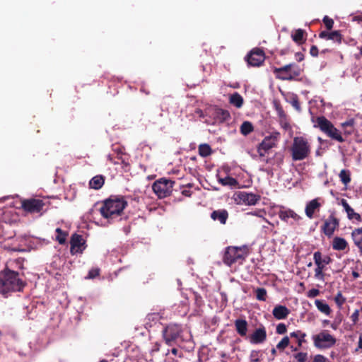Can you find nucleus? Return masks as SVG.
<instances>
[{"label": "nucleus", "instance_id": "052dcab7", "mask_svg": "<svg viewBox=\"0 0 362 362\" xmlns=\"http://www.w3.org/2000/svg\"><path fill=\"white\" fill-rule=\"evenodd\" d=\"M194 297L197 305H201L203 303L202 296L198 293L194 292Z\"/></svg>", "mask_w": 362, "mask_h": 362}, {"label": "nucleus", "instance_id": "680f3d73", "mask_svg": "<svg viewBox=\"0 0 362 362\" xmlns=\"http://www.w3.org/2000/svg\"><path fill=\"white\" fill-rule=\"evenodd\" d=\"M296 59L300 62L304 59V54L302 52H296Z\"/></svg>", "mask_w": 362, "mask_h": 362}, {"label": "nucleus", "instance_id": "4d7b16f0", "mask_svg": "<svg viewBox=\"0 0 362 362\" xmlns=\"http://www.w3.org/2000/svg\"><path fill=\"white\" fill-rule=\"evenodd\" d=\"M313 362H327V358L322 354H317L314 356Z\"/></svg>", "mask_w": 362, "mask_h": 362}, {"label": "nucleus", "instance_id": "f03ea898", "mask_svg": "<svg viewBox=\"0 0 362 362\" xmlns=\"http://www.w3.org/2000/svg\"><path fill=\"white\" fill-rule=\"evenodd\" d=\"M127 206V202L124 197L110 196L103 201L99 211L103 217L111 222L121 215Z\"/></svg>", "mask_w": 362, "mask_h": 362}, {"label": "nucleus", "instance_id": "a211bd4d", "mask_svg": "<svg viewBox=\"0 0 362 362\" xmlns=\"http://www.w3.org/2000/svg\"><path fill=\"white\" fill-rule=\"evenodd\" d=\"M319 37L327 40H332L338 44H341L342 40V35L339 30H334L331 32L325 30L322 31L319 34Z\"/></svg>", "mask_w": 362, "mask_h": 362}, {"label": "nucleus", "instance_id": "39448f33", "mask_svg": "<svg viewBox=\"0 0 362 362\" xmlns=\"http://www.w3.org/2000/svg\"><path fill=\"white\" fill-rule=\"evenodd\" d=\"M311 152L310 145L308 140L303 136H296L291 147L292 160H303L307 158Z\"/></svg>", "mask_w": 362, "mask_h": 362}, {"label": "nucleus", "instance_id": "e433bc0d", "mask_svg": "<svg viewBox=\"0 0 362 362\" xmlns=\"http://www.w3.org/2000/svg\"><path fill=\"white\" fill-rule=\"evenodd\" d=\"M55 231L57 234L56 236V240L58 241L59 244H64L66 240L68 233L62 230L60 228H57Z\"/></svg>", "mask_w": 362, "mask_h": 362}, {"label": "nucleus", "instance_id": "79ce46f5", "mask_svg": "<svg viewBox=\"0 0 362 362\" xmlns=\"http://www.w3.org/2000/svg\"><path fill=\"white\" fill-rule=\"evenodd\" d=\"M334 302L337 304L339 308H341V306L346 302V298H344L341 291H339L336 296L334 297Z\"/></svg>", "mask_w": 362, "mask_h": 362}, {"label": "nucleus", "instance_id": "aec40b11", "mask_svg": "<svg viewBox=\"0 0 362 362\" xmlns=\"http://www.w3.org/2000/svg\"><path fill=\"white\" fill-rule=\"evenodd\" d=\"M321 204L319 202V198L314 199L307 203L305 209L306 216L309 218H313L315 211H319Z\"/></svg>", "mask_w": 362, "mask_h": 362}, {"label": "nucleus", "instance_id": "7ed1b4c3", "mask_svg": "<svg viewBox=\"0 0 362 362\" xmlns=\"http://www.w3.org/2000/svg\"><path fill=\"white\" fill-rule=\"evenodd\" d=\"M311 122L313 123V127L319 129L322 133L331 139L339 143L346 141L343 136L342 132L336 128L331 121L325 116H317L311 117Z\"/></svg>", "mask_w": 362, "mask_h": 362}, {"label": "nucleus", "instance_id": "9b49d317", "mask_svg": "<svg viewBox=\"0 0 362 362\" xmlns=\"http://www.w3.org/2000/svg\"><path fill=\"white\" fill-rule=\"evenodd\" d=\"M249 66H260L265 60L264 52L260 48L252 49L245 57Z\"/></svg>", "mask_w": 362, "mask_h": 362}, {"label": "nucleus", "instance_id": "7c9ffc66", "mask_svg": "<svg viewBox=\"0 0 362 362\" xmlns=\"http://www.w3.org/2000/svg\"><path fill=\"white\" fill-rule=\"evenodd\" d=\"M315 305L321 313L329 315L332 310L329 305L322 300L317 299L315 300Z\"/></svg>", "mask_w": 362, "mask_h": 362}, {"label": "nucleus", "instance_id": "ddd939ff", "mask_svg": "<svg viewBox=\"0 0 362 362\" xmlns=\"http://www.w3.org/2000/svg\"><path fill=\"white\" fill-rule=\"evenodd\" d=\"M267 337L266 328L263 325H261L259 327L255 329L254 332L247 337V339L252 344H259L266 341Z\"/></svg>", "mask_w": 362, "mask_h": 362}, {"label": "nucleus", "instance_id": "393cba45", "mask_svg": "<svg viewBox=\"0 0 362 362\" xmlns=\"http://www.w3.org/2000/svg\"><path fill=\"white\" fill-rule=\"evenodd\" d=\"M290 313V310L284 305H276L272 310L274 317L277 320L286 319Z\"/></svg>", "mask_w": 362, "mask_h": 362}, {"label": "nucleus", "instance_id": "a18cd8bd", "mask_svg": "<svg viewBox=\"0 0 362 362\" xmlns=\"http://www.w3.org/2000/svg\"><path fill=\"white\" fill-rule=\"evenodd\" d=\"M294 358L296 360V362H306L308 359V353L307 352H298L293 355Z\"/></svg>", "mask_w": 362, "mask_h": 362}, {"label": "nucleus", "instance_id": "864d4df0", "mask_svg": "<svg viewBox=\"0 0 362 362\" xmlns=\"http://www.w3.org/2000/svg\"><path fill=\"white\" fill-rule=\"evenodd\" d=\"M267 137L272 141H274V143L276 144L280 139V133L278 132H272L269 136H267Z\"/></svg>", "mask_w": 362, "mask_h": 362}, {"label": "nucleus", "instance_id": "6ab92c4d", "mask_svg": "<svg viewBox=\"0 0 362 362\" xmlns=\"http://www.w3.org/2000/svg\"><path fill=\"white\" fill-rule=\"evenodd\" d=\"M228 212L226 209L214 210L211 213L210 217L214 221H218L221 224L225 225L228 219Z\"/></svg>", "mask_w": 362, "mask_h": 362}, {"label": "nucleus", "instance_id": "49530a36", "mask_svg": "<svg viewBox=\"0 0 362 362\" xmlns=\"http://www.w3.org/2000/svg\"><path fill=\"white\" fill-rule=\"evenodd\" d=\"M323 23L325 24V26L327 29V30H330L332 29L334 25V21L332 18H329L327 16H325L322 19Z\"/></svg>", "mask_w": 362, "mask_h": 362}, {"label": "nucleus", "instance_id": "e2e57ef3", "mask_svg": "<svg viewBox=\"0 0 362 362\" xmlns=\"http://www.w3.org/2000/svg\"><path fill=\"white\" fill-rule=\"evenodd\" d=\"M323 259L325 266L329 264L332 262V259L328 255H323Z\"/></svg>", "mask_w": 362, "mask_h": 362}, {"label": "nucleus", "instance_id": "bf43d9fd", "mask_svg": "<svg viewBox=\"0 0 362 362\" xmlns=\"http://www.w3.org/2000/svg\"><path fill=\"white\" fill-rule=\"evenodd\" d=\"M310 54L313 57H317L319 54V50L317 46L312 45L310 49Z\"/></svg>", "mask_w": 362, "mask_h": 362}, {"label": "nucleus", "instance_id": "6e6d98bb", "mask_svg": "<svg viewBox=\"0 0 362 362\" xmlns=\"http://www.w3.org/2000/svg\"><path fill=\"white\" fill-rule=\"evenodd\" d=\"M320 294V291L317 288H312L308 292V298H315Z\"/></svg>", "mask_w": 362, "mask_h": 362}, {"label": "nucleus", "instance_id": "dca6fc26", "mask_svg": "<svg viewBox=\"0 0 362 362\" xmlns=\"http://www.w3.org/2000/svg\"><path fill=\"white\" fill-rule=\"evenodd\" d=\"M276 144L267 136H265L262 141L257 146V152L260 157H264L269 151L275 147Z\"/></svg>", "mask_w": 362, "mask_h": 362}, {"label": "nucleus", "instance_id": "5fc2aeb1", "mask_svg": "<svg viewBox=\"0 0 362 362\" xmlns=\"http://www.w3.org/2000/svg\"><path fill=\"white\" fill-rule=\"evenodd\" d=\"M358 316H359V310H356L352 315H351L350 318L353 322V324H356L358 321Z\"/></svg>", "mask_w": 362, "mask_h": 362}, {"label": "nucleus", "instance_id": "f3484780", "mask_svg": "<svg viewBox=\"0 0 362 362\" xmlns=\"http://www.w3.org/2000/svg\"><path fill=\"white\" fill-rule=\"evenodd\" d=\"M238 197L244 204L247 205H255L261 199L260 195L246 192H240Z\"/></svg>", "mask_w": 362, "mask_h": 362}, {"label": "nucleus", "instance_id": "a878e982", "mask_svg": "<svg viewBox=\"0 0 362 362\" xmlns=\"http://www.w3.org/2000/svg\"><path fill=\"white\" fill-rule=\"evenodd\" d=\"M351 238L354 245L358 247L359 253L362 255V227L352 230Z\"/></svg>", "mask_w": 362, "mask_h": 362}, {"label": "nucleus", "instance_id": "6e6552de", "mask_svg": "<svg viewBox=\"0 0 362 362\" xmlns=\"http://www.w3.org/2000/svg\"><path fill=\"white\" fill-rule=\"evenodd\" d=\"M174 184L175 181L163 177L153 182L152 189L159 199H163L171 194Z\"/></svg>", "mask_w": 362, "mask_h": 362}, {"label": "nucleus", "instance_id": "c9c22d12", "mask_svg": "<svg viewBox=\"0 0 362 362\" xmlns=\"http://www.w3.org/2000/svg\"><path fill=\"white\" fill-rule=\"evenodd\" d=\"M341 182L345 185L351 182V173L349 170L343 169L339 174Z\"/></svg>", "mask_w": 362, "mask_h": 362}, {"label": "nucleus", "instance_id": "412c9836", "mask_svg": "<svg viewBox=\"0 0 362 362\" xmlns=\"http://www.w3.org/2000/svg\"><path fill=\"white\" fill-rule=\"evenodd\" d=\"M235 331L242 337L247 339V332L248 329V323L245 319H237L234 322Z\"/></svg>", "mask_w": 362, "mask_h": 362}, {"label": "nucleus", "instance_id": "c756f323", "mask_svg": "<svg viewBox=\"0 0 362 362\" xmlns=\"http://www.w3.org/2000/svg\"><path fill=\"white\" fill-rule=\"evenodd\" d=\"M305 35H306L305 31L299 28L295 30L294 33L291 35V37L296 43L302 45L305 41Z\"/></svg>", "mask_w": 362, "mask_h": 362}, {"label": "nucleus", "instance_id": "4468645a", "mask_svg": "<svg viewBox=\"0 0 362 362\" xmlns=\"http://www.w3.org/2000/svg\"><path fill=\"white\" fill-rule=\"evenodd\" d=\"M338 204H341L344 211L346 214L347 218L353 223H360L362 221V216L349 204L348 202L345 199H341L340 202Z\"/></svg>", "mask_w": 362, "mask_h": 362}, {"label": "nucleus", "instance_id": "8fccbe9b", "mask_svg": "<svg viewBox=\"0 0 362 362\" xmlns=\"http://www.w3.org/2000/svg\"><path fill=\"white\" fill-rule=\"evenodd\" d=\"M287 328L286 325L284 323H279L276 326V332L279 334H284L286 332Z\"/></svg>", "mask_w": 362, "mask_h": 362}, {"label": "nucleus", "instance_id": "58836bf2", "mask_svg": "<svg viewBox=\"0 0 362 362\" xmlns=\"http://www.w3.org/2000/svg\"><path fill=\"white\" fill-rule=\"evenodd\" d=\"M256 298L261 301H265L267 298V290L264 288H257L255 291Z\"/></svg>", "mask_w": 362, "mask_h": 362}, {"label": "nucleus", "instance_id": "69168bd1", "mask_svg": "<svg viewBox=\"0 0 362 362\" xmlns=\"http://www.w3.org/2000/svg\"><path fill=\"white\" fill-rule=\"evenodd\" d=\"M182 194L185 197H191L192 195V191L189 189H184L182 191Z\"/></svg>", "mask_w": 362, "mask_h": 362}, {"label": "nucleus", "instance_id": "603ef678", "mask_svg": "<svg viewBox=\"0 0 362 362\" xmlns=\"http://www.w3.org/2000/svg\"><path fill=\"white\" fill-rule=\"evenodd\" d=\"M280 125L281 127L285 129V130H288L291 128V125L289 124V122H288L287 120V117H284V118H281L280 119Z\"/></svg>", "mask_w": 362, "mask_h": 362}, {"label": "nucleus", "instance_id": "f704fd0d", "mask_svg": "<svg viewBox=\"0 0 362 362\" xmlns=\"http://www.w3.org/2000/svg\"><path fill=\"white\" fill-rule=\"evenodd\" d=\"M218 181L223 186L235 187L238 184V180L230 176H226L224 178L219 177Z\"/></svg>", "mask_w": 362, "mask_h": 362}, {"label": "nucleus", "instance_id": "4be33fe9", "mask_svg": "<svg viewBox=\"0 0 362 362\" xmlns=\"http://www.w3.org/2000/svg\"><path fill=\"white\" fill-rule=\"evenodd\" d=\"M355 119H350L343 123L341 124V126L342 127V134L343 136L346 139V137L351 135L354 134L356 131L355 129Z\"/></svg>", "mask_w": 362, "mask_h": 362}, {"label": "nucleus", "instance_id": "338daca9", "mask_svg": "<svg viewBox=\"0 0 362 362\" xmlns=\"http://www.w3.org/2000/svg\"><path fill=\"white\" fill-rule=\"evenodd\" d=\"M351 274H352V276L354 277V279H355L359 277V274L356 271H353Z\"/></svg>", "mask_w": 362, "mask_h": 362}, {"label": "nucleus", "instance_id": "cd10ccee", "mask_svg": "<svg viewBox=\"0 0 362 362\" xmlns=\"http://www.w3.org/2000/svg\"><path fill=\"white\" fill-rule=\"evenodd\" d=\"M105 183V177L102 175L94 176L89 182V186L94 189H100Z\"/></svg>", "mask_w": 362, "mask_h": 362}, {"label": "nucleus", "instance_id": "20e7f679", "mask_svg": "<svg viewBox=\"0 0 362 362\" xmlns=\"http://www.w3.org/2000/svg\"><path fill=\"white\" fill-rule=\"evenodd\" d=\"M250 253V247L243 245L240 247L228 246L226 248L223 256V263L231 267L233 264L240 261L243 262Z\"/></svg>", "mask_w": 362, "mask_h": 362}, {"label": "nucleus", "instance_id": "4c0bfd02", "mask_svg": "<svg viewBox=\"0 0 362 362\" xmlns=\"http://www.w3.org/2000/svg\"><path fill=\"white\" fill-rule=\"evenodd\" d=\"M254 128L251 122L245 121L240 126V132L246 136L253 131Z\"/></svg>", "mask_w": 362, "mask_h": 362}, {"label": "nucleus", "instance_id": "72a5a7b5", "mask_svg": "<svg viewBox=\"0 0 362 362\" xmlns=\"http://www.w3.org/2000/svg\"><path fill=\"white\" fill-rule=\"evenodd\" d=\"M198 151L200 156L205 158L212 153V149L208 144H202L198 147Z\"/></svg>", "mask_w": 362, "mask_h": 362}, {"label": "nucleus", "instance_id": "f257e3e1", "mask_svg": "<svg viewBox=\"0 0 362 362\" xmlns=\"http://www.w3.org/2000/svg\"><path fill=\"white\" fill-rule=\"evenodd\" d=\"M23 272L14 271L8 265L0 271V294L7 298L12 293L23 292L27 286Z\"/></svg>", "mask_w": 362, "mask_h": 362}, {"label": "nucleus", "instance_id": "774afa93", "mask_svg": "<svg viewBox=\"0 0 362 362\" xmlns=\"http://www.w3.org/2000/svg\"><path fill=\"white\" fill-rule=\"evenodd\" d=\"M358 346L362 349V334L359 337Z\"/></svg>", "mask_w": 362, "mask_h": 362}, {"label": "nucleus", "instance_id": "bb28decb", "mask_svg": "<svg viewBox=\"0 0 362 362\" xmlns=\"http://www.w3.org/2000/svg\"><path fill=\"white\" fill-rule=\"evenodd\" d=\"M279 216V218L284 221H287L288 218H292L293 220L296 221H298L301 219V217L291 209L280 211Z\"/></svg>", "mask_w": 362, "mask_h": 362}, {"label": "nucleus", "instance_id": "13d9d810", "mask_svg": "<svg viewBox=\"0 0 362 362\" xmlns=\"http://www.w3.org/2000/svg\"><path fill=\"white\" fill-rule=\"evenodd\" d=\"M250 214L256 216L258 217H263L266 214V211L264 209H260V210H255L253 211H251Z\"/></svg>", "mask_w": 362, "mask_h": 362}, {"label": "nucleus", "instance_id": "09e8293b", "mask_svg": "<svg viewBox=\"0 0 362 362\" xmlns=\"http://www.w3.org/2000/svg\"><path fill=\"white\" fill-rule=\"evenodd\" d=\"M259 351L252 350L250 354V362H259Z\"/></svg>", "mask_w": 362, "mask_h": 362}, {"label": "nucleus", "instance_id": "9d476101", "mask_svg": "<svg viewBox=\"0 0 362 362\" xmlns=\"http://www.w3.org/2000/svg\"><path fill=\"white\" fill-rule=\"evenodd\" d=\"M45 205V202L39 199L31 198L21 201V208L24 211L30 214L40 213Z\"/></svg>", "mask_w": 362, "mask_h": 362}, {"label": "nucleus", "instance_id": "de8ad7c7", "mask_svg": "<svg viewBox=\"0 0 362 362\" xmlns=\"http://www.w3.org/2000/svg\"><path fill=\"white\" fill-rule=\"evenodd\" d=\"M275 109L277 112L278 116L279 117V119L284 118L286 116V114L285 113L284 110H283V107L279 103L275 104Z\"/></svg>", "mask_w": 362, "mask_h": 362}, {"label": "nucleus", "instance_id": "0eeeda50", "mask_svg": "<svg viewBox=\"0 0 362 362\" xmlns=\"http://www.w3.org/2000/svg\"><path fill=\"white\" fill-rule=\"evenodd\" d=\"M314 346L320 350L329 349L337 343V339L327 329H322L318 333L312 335Z\"/></svg>", "mask_w": 362, "mask_h": 362}, {"label": "nucleus", "instance_id": "a19ab883", "mask_svg": "<svg viewBox=\"0 0 362 362\" xmlns=\"http://www.w3.org/2000/svg\"><path fill=\"white\" fill-rule=\"evenodd\" d=\"M313 259L315 265H325L324 263L323 255L320 251H316L314 252Z\"/></svg>", "mask_w": 362, "mask_h": 362}, {"label": "nucleus", "instance_id": "0e129e2a", "mask_svg": "<svg viewBox=\"0 0 362 362\" xmlns=\"http://www.w3.org/2000/svg\"><path fill=\"white\" fill-rule=\"evenodd\" d=\"M16 264L18 265V268L20 269H24V266H23V259H16Z\"/></svg>", "mask_w": 362, "mask_h": 362}, {"label": "nucleus", "instance_id": "f8f14e48", "mask_svg": "<svg viewBox=\"0 0 362 362\" xmlns=\"http://www.w3.org/2000/svg\"><path fill=\"white\" fill-rule=\"evenodd\" d=\"M339 226V219L336 217L334 212L330 214L321 226V230L327 236L331 237L335 230Z\"/></svg>", "mask_w": 362, "mask_h": 362}, {"label": "nucleus", "instance_id": "1a4fd4ad", "mask_svg": "<svg viewBox=\"0 0 362 362\" xmlns=\"http://www.w3.org/2000/svg\"><path fill=\"white\" fill-rule=\"evenodd\" d=\"M182 329L180 325L170 324L162 332L163 338L168 346H173L180 337Z\"/></svg>", "mask_w": 362, "mask_h": 362}, {"label": "nucleus", "instance_id": "5701e85b", "mask_svg": "<svg viewBox=\"0 0 362 362\" xmlns=\"http://www.w3.org/2000/svg\"><path fill=\"white\" fill-rule=\"evenodd\" d=\"M213 115L216 120L218 122H223L230 118V112L219 107H214L213 110Z\"/></svg>", "mask_w": 362, "mask_h": 362}, {"label": "nucleus", "instance_id": "ea45409f", "mask_svg": "<svg viewBox=\"0 0 362 362\" xmlns=\"http://www.w3.org/2000/svg\"><path fill=\"white\" fill-rule=\"evenodd\" d=\"M115 151L117 153V158L121 160L122 163L128 165L129 163L127 161V156L125 153H124L119 148L115 149Z\"/></svg>", "mask_w": 362, "mask_h": 362}, {"label": "nucleus", "instance_id": "3c124183", "mask_svg": "<svg viewBox=\"0 0 362 362\" xmlns=\"http://www.w3.org/2000/svg\"><path fill=\"white\" fill-rule=\"evenodd\" d=\"M100 275V269L93 268L91 269L88 275V279H94Z\"/></svg>", "mask_w": 362, "mask_h": 362}, {"label": "nucleus", "instance_id": "37998d69", "mask_svg": "<svg viewBox=\"0 0 362 362\" xmlns=\"http://www.w3.org/2000/svg\"><path fill=\"white\" fill-rule=\"evenodd\" d=\"M289 103L298 112L301 111L300 105L297 95H293L290 99Z\"/></svg>", "mask_w": 362, "mask_h": 362}, {"label": "nucleus", "instance_id": "473e14b6", "mask_svg": "<svg viewBox=\"0 0 362 362\" xmlns=\"http://www.w3.org/2000/svg\"><path fill=\"white\" fill-rule=\"evenodd\" d=\"M327 269V266L325 265H316V268L315 269V279L325 281V271Z\"/></svg>", "mask_w": 362, "mask_h": 362}, {"label": "nucleus", "instance_id": "423d86ee", "mask_svg": "<svg viewBox=\"0 0 362 362\" xmlns=\"http://www.w3.org/2000/svg\"><path fill=\"white\" fill-rule=\"evenodd\" d=\"M302 69L295 63H291L284 66L273 68V73L276 78L282 81H293L298 77Z\"/></svg>", "mask_w": 362, "mask_h": 362}, {"label": "nucleus", "instance_id": "2eb2a0df", "mask_svg": "<svg viewBox=\"0 0 362 362\" xmlns=\"http://www.w3.org/2000/svg\"><path fill=\"white\" fill-rule=\"evenodd\" d=\"M70 251L72 255L82 253L85 249V241L83 240L82 235L76 233L72 235L70 240Z\"/></svg>", "mask_w": 362, "mask_h": 362}, {"label": "nucleus", "instance_id": "b1692460", "mask_svg": "<svg viewBox=\"0 0 362 362\" xmlns=\"http://www.w3.org/2000/svg\"><path fill=\"white\" fill-rule=\"evenodd\" d=\"M332 247L334 250L343 251L349 250V243L345 238L336 236L332 240Z\"/></svg>", "mask_w": 362, "mask_h": 362}, {"label": "nucleus", "instance_id": "c03bdc74", "mask_svg": "<svg viewBox=\"0 0 362 362\" xmlns=\"http://www.w3.org/2000/svg\"><path fill=\"white\" fill-rule=\"evenodd\" d=\"M289 338L288 336H286L276 344V348L279 350H284L289 345Z\"/></svg>", "mask_w": 362, "mask_h": 362}, {"label": "nucleus", "instance_id": "c85d7f7f", "mask_svg": "<svg viewBox=\"0 0 362 362\" xmlns=\"http://www.w3.org/2000/svg\"><path fill=\"white\" fill-rule=\"evenodd\" d=\"M306 336V333L301 330H296L290 333V337L296 339L298 347H301L303 344L307 343Z\"/></svg>", "mask_w": 362, "mask_h": 362}, {"label": "nucleus", "instance_id": "2f4dec72", "mask_svg": "<svg viewBox=\"0 0 362 362\" xmlns=\"http://www.w3.org/2000/svg\"><path fill=\"white\" fill-rule=\"evenodd\" d=\"M243 98L238 93H234L230 95L229 103L238 108H240L243 105Z\"/></svg>", "mask_w": 362, "mask_h": 362}]
</instances>
